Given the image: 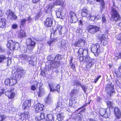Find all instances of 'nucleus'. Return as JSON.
Listing matches in <instances>:
<instances>
[{
  "label": "nucleus",
  "instance_id": "nucleus-1",
  "mask_svg": "<svg viewBox=\"0 0 121 121\" xmlns=\"http://www.w3.org/2000/svg\"><path fill=\"white\" fill-rule=\"evenodd\" d=\"M7 46L8 48H9L10 49L14 50H17L20 49V45L19 43L13 42L12 40H8Z\"/></svg>",
  "mask_w": 121,
  "mask_h": 121
},
{
  "label": "nucleus",
  "instance_id": "nucleus-2",
  "mask_svg": "<svg viewBox=\"0 0 121 121\" xmlns=\"http://www.w3.org/2000/svg\"><path fill=\"white\" fill-rule=\"evenodd\" d=\"M99 47V44L98 43L92 44L91 46V51L95 56H98L100 53Z\"/></svg>",
  "mask_w": 121,
  "mask_h": 121
},
{
  "label": "nucleus",
  "instance_id": "nucleus-3",
  "mask_svg": "<svg viewBox=\"0 0 121 121\" xmlns=\"http://www.w3.org/2000/svg\"><path fill=\"white\" fill-rule=\"evenodd\" d=\"M106 91L108 93V96L110 97L114 91L113 85L112 83L109 82L106 86Z\"/></svg>",
  "mask_w": 121,
  "mask_h": 121
},
{
  "label": "nucleus",
  "instance_id": "nucleus-4",
  "mask_svg": "<svg viewBox=\"0 0 121 121\" xmlns=\"http://www.w3.org/2000/svg\"><path fill=\"white\" fill-rule=\"evenodd\" d=\"M86 29L89 33L93 34L99 31L100 28L96 26L90 25L87 26Z\"/></svg>",
  "mask_w": 121,
  "mask_h": 121
},
{
  "label": "nucleus",
  "instance_id": "nucleus-5",
  "mask_svg": "<svg viewBox=\"0 0 121 121\" xmlns=\"http://www.w3.org/2000/svg\"><path fill=\"white\" fill-rule=\"evenodd\" d=\"M112 10L111 12L112 18L115 21L120 20V15L116 9L112 7Z\"/></svg>",
  "mask_w": 121,
  "mask_h": 121
},
{
  "label": "nucleus",
  "instance_id": "nucleus-6",
  "mask_svg": "<svg viewBox=\"0 0 121 121\" xmlns=\"http://www.w3.org/2000/svg\"><path fill=\"white\" fill-rule=\"evenodd\" d=\"M56 28V29L54 28L53 29L54 35H58L65 34L63 28L61 26L58 25Z\"/></svg>",
  "mask_w": 121,
  "mask_h": 121
},
{
  "label": "nucleus",
  "instance_id": "nucleus-7",
  "mask_svg": "<svg viewBox=\"0 0 121 121\" xmlns=\"http://www.w3.org/2000/svg\"><path fill=\"white\" fill-rule=\"evenodd\" d=\"M17 83L16 79L11 78L6 79L5 81V84L7 85L12 86L15 85Z\"/></svg>",
  "mask_w": 121,
  "mask_h": 121
},
{
  "label": "nucleus",
  "instance_id": "nucleus-8",
  "mask_svg": "<svg viewBox=\"0 0 121 121\" xmlns=\"http://www.w3.org/2000/svg\"><path fill=\"white\" fill-rule=\"evenodd\" d=\"M50 89V91H51L53 92L57 90L59 92V90L58 88H59H59L60 87V86L59 85H58L56 87V85L53 83H51L50 84L48 83Z\"/></svg>",
  "mask_w": 121,
  "mask_h": 121
},
{
  "label": "nucleus",
  "instance_id": "nucleus-9",
  "mask_svg": "<svg viewBox=\"0 0 121 121\" xmlns=\"http://www.w3.org/2000/svg\"><path fill=\"white\" fill-rule=\"evenodd\" d=\"M81 15L83 17H87L90 14V12L86 7H84L81 10Z\"/></svg>",
  "mask_w": 121,
  "mask_h": 121
},
{
  "label": "nucleus",
  "instance_id": "nucleus-10",
  "mask_svg": "<svg viewBox=\"0 0 121 121\" xmlns=\"http://www.w3.org/2000/svg\"><path fill=\"white\" fill-rule=\"evenodd\" d=\"M70 17L72 20L70 21L71 23H75L77 21L78 19L77 17L76 14L72 11H70L69 13Z\"/></svg>",
  "mask_w": 121,
  "mask_h": 121
},
{
  "label": "nucleus",
  "instance_id": "nucleus-11",
  "mask_svg": "<svg viewBox=\"0 0 121 121\" xmlns=\"http://www.w3.org/2000/svg\"><path fill=\"white\" fill-rule=\"evenodd\" d=\"M85 40L82 39H80L77 41L75 42L74 45L78 47H82L84 45Z\"/></svg>",
  "mask_w": 121,
  "mask_h": 121
},
{
  "label": "nucleus",
  "instance_id": "nucleus-12",
  "mask_svg": "<svg viewBox=\"0 0 121 121\" xmlns=\"http://www.w3.org/2000/svg\"><path fill=\"white\" fill-rule=\"evenodd\" d=\"M60 62L59 60H57L56 62L55 60L53 61L50 63V69L53 68H57L60 65Z\"/></svg>",
  "mask_w": 121,
  "mask_h": 121
},
{
  "label": "nucleus",
  "instance_id": "nucleus-13",
  "mask_svg": "<svg viewBox=\"0 0 121 121\" xmlns=\"http://www.w3.org/2000/svg\"><path fill=\"white\" fill-rule=\"evenodd\" d=\"M115 114L117 118L120 119L121 117V112L120 109L117 107L114 108Z\"/></svg>",
  "mask_w": 121,
  "mask_h": 121
},
{
  "label": "nucleus",
  "instance_id": "nucleus-14",
  "mask_svg": "<svg viewBox=\"0 0 121 121\" xmlns=\"http://www.w3.org/2000/svg\"><path fill=\"white\" fill-rule=\"evenodd\" d=\"M52 19L50 18H47L45 20V25L46 27H50L53 23Z\"/></svg>",
  "mask_w": 121,
  "mask_h": 121
},
{
  "label": "nucleus",
  "instance_id": "nucleus-15",
  "mask_svg": "<svg viewBox=\"0 0 121 121\" xmlns=\"http://www.w3.org/2000/svg\"><path fill=\"white\" fill-rule=\"evenodd\" d=\"M30 105V101L26 100L23 103L22 108L23 109H28Z\"/></svg>",
  "mask_w": 121,
  "mask_h": 121
},
{
  "label": "nucleus",
  "instance_id": "nucleus-16",
  "mask_svg": "<svg viewBox=\"0 0 121 121\" xmlns=\"http://www.w3.org/2000/svg\"><path fill=\"white\" fill-rule=\"evenodd\" d=\"M29 112H24V113H21L20 116L19 118L22 121H24L28 118Z\"/></svg>",
  "mask_w": 121,
  "mask_h": 121
},
{
  "label": "nucleus",
  "instance_id": "nucleus-17",
  "mask_svg": "<svg viewBox=\"0 0 121 121\" xmlns=\"http://www.w3.org/2000/svg\"><path fill=\"white\" fill-rule=\"evenodd\" d=\"M43 105L40 104H37L34 107V108L37 112H38L43 110Z\"/></svg>",
  "mask_w": 121,
  "mask_h": 121
},
{
  "label": "nucleus",
  "instance_id": "nucleus-18",
  "mask_svg": "<svg viewBox=\"0 0 121 121\" xmlns=\"http://www.w3.org/2000/svg\"><path fill=\"white\" fill-rule=\"evenodd\" d=\"M42 84L40 82H35V85H32L31 86V89L32 91H35L36 89L35 85H36L37 87H40L42 86Z\"/></svg>",
  "mask_w": 121,
  "mask_h": 121
},
{
  "label": "nucleus",
  "instance_id": "nucleus-19",
  "mask_svg": "<svg viewBox=\"0 0 121 121\" xmlns=\"http://www.w3.org/2000/svg\"><path fill=\"white\" fill-rule=\"evenodd\" d=\"M86 54H85L84 55L83 57H81L80 58V61L82 60L84 62L86 63L91 60L89 56L88 55L85 56Z\"/></svg>",
  "mask_w": 121,
  "mask_h": 121
},
{
  "label": "nucleus",
  "instance_id": "nucleus-20",
  "mask_svg": "<svg viewBox=\"0 0 121 121\" xmlns=\"http://www.w3.org/2000/svg\"><path fill=\"white\" fill-rule=\"evenodd\" d=\"M108 39L107 36L105 35H103L100 39L102 44L104 45H105L107 43Z\"/></svg>",
  "mask_w": 121,
  "mask_h": 121
},
{
  "label": "nucleus",
  "instance_id": "nucleus-21",
  "mask_svg": "<svg viewBox=\"0 0 121 121\" xmlns=\"http://www.w3.org/2000/svg\"><path fill=\"white\" fill-rule=\"evenodd\" d=\"M8 17L10 19L15 20L17 19V16L14 14V13L10 12L8 13Z\"/></svg>",
  "mask_w": 121,
  "mask_h": 121
},
{
  "label": "nucleus",
  "instance_id": "nucleus-22",
  "mask_svg": "<svg viewBox=\"0 0 121 121\" xmlns=\"http://www.w3.org/2000/svg\"><path fill=\"white\" fill-rule=\"evenodd\" d=\"M38 114V115L35 117L36 120L37 121L43 119L45 118L44 113H39Z\"/></svg>",
  "mask_w": 121,
  "mask_h": 121
},
{
  "label": "nucleus",
  "instance_id": "nucleus-23",
  "mask_svg": "<svg viewBox=\"0 0 121 121\" xmlns=\"http://www.w3.org/2000/svg\"><path fill=\"white\" fill-rule=\"evenodd\" d=\"M78 52L80 54H82L83 55V54L84 55L86 54V55H87L88 51L87 50L83 49V48H81L79 49Z\"/></svg>",
  "mask_w": 121,
  "mask_h": 121
},
{
  "label": "nucleus",
  "instance_id": "nucleus-24",
  "mask_svg": "<svg viewBox=\"0 0 121 121\" xmlns=\"http://www.w3.org/2000/svg\"><path fill=\"white\" fill-rule=\"evenodd\" d=\"M6 20L4 18H2L0 20V27L4 28L5 26Z\"/></svg>",
  "mask_w": 121,
  "mask_h": 121
},
{
  "label": "nucleus",
  "instance_id": "nucleus-25",
  "mask_svg": "<svg viewBox=\"0 0 121 121\" xmlns=\"http://www.w3.org/2000/svg\"><path fill=\"white\" fill-rule=\"evenodd\" d=\"M55 5L54 3L51 4L47 5L46 8V12H49L51 11V9Z\"/></svg>",
  "mask_w": 121,
  "mask_h": 121
},
{
  "label": "nucleus",
  "instance_id": "nucleus-26",
  "mask_svg": "<svg viewBox=\"0 0 121 121\" xmlns=\"http://www.w3.org/2000/svg\"><path fill=\"white\" fill-rule=\"evenodd\" d=\"M22 57H21L22 59L25 60L28 62H29L30 60H31V58H32V57L31 58L27 55L25 54L22 55Z\"/></svg>",
  "mask_w": 121,
  "mask_h": 121
},
{
  "label": "nucleus",
  "instance_id": "nucleus-27",
  "mask_svg": "<svg viewBox=\"0 0 121 121\" xmlns=\"http://www.w3.org/2000/svg\"><path fill=\"white\" fill-rule=\"evenodd\" d=\"M56 5H60L62 7L64 6V1L63 0H57L55 2Z\"/></svg>",
  "mask_w": 121,
  "mask_h": 121
},
{
  "label": "nucleus",
  "instance_id": "nucleus-28",
  "mask_svg": "<svg viewBox=\"0 0 121 121\" xmlns=\"http://www.w3.org/2000/svg\"><path fill=\"white\" fill-rule=\"evenodd\" d=\"M39 96L41 97L44 93L45 91L44 89L42 88H39V90L37 91Z\"/></svg>",
  "mask_w": 121,
  "mask_h": 121
},
{
  "label": "nucleus",
  "instance_id": "nucleus-29",
  "mask_svg": "<svg viewBox=\"0 0 121 121\" xmlns=\"http://www.w3.org/2000/svg\"><path fill=\"white\" fill-rule=\"evenodd\" d=\"M6 94H8V96L9 98L12 99L13 98L15 95V93L13 92H8Z\"/></svg>",
  "mask_w": 121,
  "mask_h": 121
},
{
  "label": "nucleus",
  "instance_id": "nucleus-30",
  "mask_svg": "<svg viewBox=\"0 0 121 121\" xmlns=\"http://www.w3.org/2000/svg\"><path fill=\"white\" fill-rule=\"evenodd\" d=\"M26 33L23 30H20L18 34V37L21 38L25 37L26 36Z\"/></svg>",
  "mask_w": 121,
  "mask_h": 121
},
{
  "label": "nucleus",
  "instance_id": "nucleus-31",
  "mask_svg": "<svg viewBox=\"0 0 121 121\" xmlns=\"http://www.w3.org/2000/svg\"><path fill=\"white\" fill-rule=\"evenodd\" d=\"M64 117L63 114L61 113H59L57 116V119L59 121H62Z\"/></svg>",
  "mask_w": 121,
  "mask_h": 121
},
{
  "label": "nucleus",
  "instance_id": "nucleus-32",
  "mask_svg": "<svg viewBox=\"0 0 121 121\" xmlns=\"http://www.w3.org/2000/svg\"><path fill=\"white\" fill-rule=\"evenodd\" d=\"M54 116L51 114H49L47 115V120L48 121H53L54 119L53 117Z\"/></svg>",
  "mask_w": 121,
  "mask_h": 121
},
{
  "label": "nucleus",
  "instance_id": "nucleus-33",
  "mask_svg": "<svg viewBox=\"0 0 121 121\" xmlns=\"http://www.w3.org/2000/svg\"><path fill=\"white\" fill-rule=\"evenodd\" d=\"M61 9H59V10L57 11L56 12V14L57 17L61 18H62V12L61 11Z\"/></svg>",
  "mask_w": 121,
  "mask_h": 121
},
{
  "label": "nucleus",
  "instance_id": "nucleus-34",
  "mask_svg": "<svg viewBox=\"0 0 121 121\" xmlns=\"http://www.w3.org/2000/svg\"><path fill=\"white\" fill-rule=\"evenodd\" d=\"M120 73L119 71V69L118 71L117 69H115L113 71V74H115L116 75L117 77L119 78H121V74Z\"/></svg>",
  "mask_w": 121,
  "mask_h": 121
},
{
  "label": "nucleus",
  "instance_id": "nucleus-35",
  "mask_svg": "<svg viewBox=\"0 0 121 121\" xmlns=\"http://www.w3.org/2000/svg\"><path fill=\"white\" fill-rule=\"evenodd\" d=\"M32 45H27V48L28 50L30 51L32 50L35 47V42H33Z\"/></svg>",
  "mask_w": 121,
  "mask_h": 121
},
{
  "label": "nucleus",
  "instance_id": "nucleus-36",
  "mask_svg": "<svg viewBox=\"0 0 121 121\" xmlns=\"http://www.w3.org/2000/svg\"><path fill=\"white\" fill-rule=\"evenodd\" d=\"M106 104L107 106L109 108H112L114 104L113 102L110 101H107Z\"/></svg>",
  "mask_w": 121,
  "mask_h": 121
},
{
  "label": "nucleus",
  "instance_id": "nucleus-37",
  "mask_svg": "<svg viewBox=\"0 0 121 121\" xmlns=\"http://www.w3.org/2000/svg\"><path fill=\"white\" fill-rule=\"evenodd\" d=\"M83 25V23L82 21L81 20H80L78 24L79 26V28L77 29V32L80 33V32H81L82 31V28H80V26H82Z\"/></svg>",
  "mask_w": 121,
  "mask_h": 121
},
{
  "label": "nucleus",
  "instance_id": "nucleus-38",
  "mask_svg": "<svg viewBox=\"0 0 121 121\" xmlns=\"http://www.w3.org/2000/svg\"><path fill=\"white\" fill-rule=\"evenodd\" d=\"M106 110L105 109L103 108L100 109L99 111L100 114L101 116H103L106 113Z\"/></svg>",
  "mask_w": 121,
  "mask_h": 121
},
{
  "label": "nucleus",
  "instance_id": "nucleus-39",
  "mask_svg": "<svg viewBox=\"0 0 121 121\" xmlns=\"http://www.w3.org/2000/svg\"><path fill=\"white\" fill-rule=\"evenodd\" d=\"M87 18H89V19H91V20L92 21H94L95 20L96 17L95 16L92 15L90 13V14L89 16L87 17Z\"/></svg>",
  "mask_w": 121,
  "mask_h": 121
},
{
  "label": "nucleus",
  "instance_id": "nucleus-40",
  "mask_svg": "<svg viewBox=\"0 0 121 121\" xmlns=\"http://www.w3.org/2000/svg\"><path fill=\"white\" fill-rule=\"evenodd\" d=\"M45 100L46 103L47 104H49L52 102V99L51 98L48 96Z\"/></svg>",
  "mask_w": 121,
  "mask_h": 121
},
{
  "label": "nucleus",
  "instance_id": "nucleus-41",
  "mask_svg": "<svg viewBox=\"0 0 121 121\" xmlns=\"http://www.w3.org/2000/svg\"><path fill=\"white\" fill-rule=\"evenodd\" d=\"M65 40H63L61 41V46L60 48H65Z\"/></svg>",
  "mask_w": 121,
  "mask_h": 121
},
{
  "label": "nucleus",
  "instance_id": "nucleus-42",
  "mask_svg": "<svg viewBox=\"0 0 121 121\" xmlns=\"http://www.w3.org/2000/svg\"><path fill=\"white\" fill-rule=\"evenodd\" d=\"M101 4L100 5V8L102 10V9L104 8H105V3L103 0H101Z\"/></svg>",
  "mask_w": 121,
  "mask_h": 121
},
{
  "label": "nucleus",
  "instance_id": "nucleus-43",
  "mask_svg": "<svg viewBox=\"0 0 121 121\" xmlns=\"http://www.w3.org/2000/svg\"><path fill=\"white\" fill-rule=\"evenodd\" d=\"M81 87L82 90L84 91L85 92H86V90L87 89V87L86 86L84 85H81Z\"/></svg>",
  "mask_w": 121,
  "mask_h": 121
},
{
  "label": "nucleus",
  "instance_id": "nucleus-44",
  "mask_svg": "<svg viewBox=\"0 0 121 121\" xmlns=\"http://www.w3.org/2000/svg\"><path fill=\"white\" fill-rule=\"evenodd\" d=\"M73 85H78V86H81V83L79 82L76 80L74 81V84H73Z\"/></svg>",
  "mask_w": 121,
  "mask_h": 121
},
{
  "label": "nucleus",
  "instance_id": "nucleus-45",
  "mask_svg": "<svg viewBox=\"0 0 121 121\" xmlns=\"http://www.w3.org/2000/svg\"><path fill=\"white\" fill-rule=\"evenodd\" d=\"M6 58V57L4 55L0 56V62H1L2 61Z\"/></svg>",
  "mask_w": 121,
  "mask_h": 121
},
{
  "label": "nucleus",
  "instance_id": "nucleus-46",
  "mask_svg": "<svg viewBox=\"0 0 121 121\" xmlns=\"http://www.w3.org/2000/svg\"><path fill=\"white\" fill-rule=\"evenodd\" d=\"M6 118V116L1 114H0V121H2L4 120Z\"/></svg>",
  "mask_w": 121,
  "mask_h": 121
},
{
  "label": "nucleus",
  "instance_id": "nucleus-47",
  "mask_svg": "<svg viewBox=\"0 0 121 121\" xmlns=\"http://www.w3.org/2000/svg\"><path fill=\"white\" fill-rule=\"evenodd\" d=\"M92 65V63L91 62V60L87 64L86 66V68H89L91 67Z\"/></svg>",
  "mask_w": 121,
  "mask_h": 121
},
{
  "label": "nucleus",
  "instance_id": "nucleus-48",
  "mask_svg": "<svg viewBox=\"0 0 121 121\" xmlns=\"http://www.w3.org/2000/svg\"><path fill=\"white\" fill-rule=\"evenodd\" d=\"M32 41V40L30 38L26 40V43L27 45H29L30 43Z\"/></svg>",
  "mask_w": 121,
  "mask_h": 121
},
{
  "label": "nucleus",
  "instance_id": "nucleus-49",
  "mask_svg": "<svg viewBox=\"0 0 121 121\" xmlns=\"http://www.w3.org/2000/svg\"><path fill=\"white\" fill-rule=\"evenodd\" d=\"M61 55L57 54L54 60H55L56 59H57L60 60L61 59Z\"/></svg>",
  "mask_w": 121,
  "mask_h": 121
},
{
  "label": "nucleus",
  "instance_id": "nucleus-50",
  "mask_svg": "<svg viewBox=\"0 0 121 121\" xmlns=\"http://www.w3.org/2000/svg\"><path fill=\"white\" fill-rule=\"evenodd\" d=\"M73 60V59L71 58V59L70 62V65L71 66V68L73 69H74V68L75 67V65L74 64H73L72 63V60Z\"/></svg>",
  "mask_w": 121,
  "mask_h": 121
},
{
  "label": "nucleus",
  "instance_id": "nucleus-51",
  "mask_svg": "<svg viewBox=\"0 0 121 121\" xmlns=\"http://www.w3.org/2000/svg\"><path fill=\"white\" fill-rule=\"evenodd\" d=\"M26 20V19H22L21 21V26H23L25 23Z\"/></svg>",
  "mask_w": 121,
  "mask_h": 121
},
{
  "label": "nucleus",
  "instance_id": "nucleus-52",
  "mask_svg": "<svg viewBox=\"0 0 121 121\" xmlns=\"http://www.w3.org/2000/svg\"><path fill=\"white\" fill-rule=\"evenodd\" d=\"M102 20L103 23H105L106 22V20L104 15H102Z\"/></svg>",
  "mask_w": 121,
  "mask_h": 121
},
{
  "label": "nucleus",
  "instance_id": "nucleus-53",
  "mask_svg": "<svg viewBox=\"0 0 121 121\" xmlns=\"http://www.w3.org/2000/svg\"><path fill=\"white\" fill-rule=\"evenodd\" d=\"M29 64L33 66L35 65H36V62L35 61H29Z\"/></svg>",
  "mask_w": 121,
  "mask_h": 121
},
{
  "label": "nucleus",
  "instance_id": "nucleus-54",
  "mask_svg": "<svg viewBox=\"0 0 121 121\" xmlns=\"http://www.w3.org/2000/svg\"><path fill=\"white\" fill-rule=\"evenodd\" d=\"M17 25L16 24H13L12 26V28L14 29H17Z\"/></svg>",
  "mask_w": 121,
  "mask_h": 121
},
{
  "label": "nucleus",
  "instance_id": "nucleus-55",
  "mask_svg": "<svg viewBox=\"0 0 121 121\" xmlns=\"http://www.w3.org/2000/svg\"><path fill=\"white\" fill-rule=\"evenodd\" d=\"M118 59H121V52L119 53L117 56H116L114 58L115 60H117Z\"/></svg>",
  "mask_w": 121,
  "mask_h": 121
},
{
  "label": "nucleus",
  "instance_id": "nucleus-56",
  "mask_svg": "<svg viewBox=\"0 0 121 121\" xmlns=\"http://www.w3.org/2000/svg\"><path fill=\"white\" fill-rule=\"evenodd\" d=\"M62 103L61 102H59L58 103V104L57 105V107H60V108L63 107L62 105Z\"/></svg>",
  "mask_w": 121,
  "mask_h": 121
},
{
  "label": "nucleus",
  "instance_id": "nucleus-57",
  "mask_svg": "<svg viewBox=\"0 0 121 121\" xmlns=\"http://www.w3.org/2000/svg\"><path fill=\"white\" fill-rule=\"evenodd\" d=\"M101 77L100 75L99 76H98L96 78H95L94 79V82L96 83L97 81L98 80L99 78H100Z\"/></svg>",
  "mask_w": 121,
  "mask_h": 121
},
{
  "label": "nucleus",
  "instance_id": "nucleus-58",
  "mask_svg": "<svg viewBox=\"0 0 121 121\" xmlns=\"http://www.w3.org/2000/svg\"><path fill=\"white\" fill-rule=\"evenodd\" d=\"M78 92V91L77 90L73 89L71 91V93L72 94H75Z\"/></svg>",
  "mask_w": 121,
  "mask_h": 121
},
{
  "label": "nucleus",
  "instance_id": "nucleus-59",
  "mask_svg": "<svg viewBox=\"0 0 121 121\" xmlns=\"http://www.w3.org/2000/svg\"><path fill=\"white\" fill-rule=\"evenodd\" d=\"M74 102H73V101L72 100H69V104L70 106H72L74 104Z\"/></svg>",
  "mask_w": 121,
  "mask_h": 121
},
{
  "label": "nucleus",
  "instance_id": "nucleus-60",
  "mask_svg": "<svg viewBox=\"0 0 121 121\" xmlns=\"http://www.w3.org/2000/svg\"><path fill=\"white\" fill-rule=\"evenodd\" d=\"M22 51L23 52H27V49L26 47H23L22 48Z\"/></svg>",
  "mask_w": 121,
  "mask_h": 121
},
{
  "label": "nucleus",
  "instance_id": "nucleus-61",
  "mask_svg": "<svg viewBox=\"0 0 121 121\" xmlns=\"http://www.w3.org/2000/svg\"><path fill=\"white\" fill-rule=\"evenodd\" d=\"M5 51L4 49L1 46H0V52H4Z\"/></svg>",
  "mask_w": 121,
  "mask_h": 121
},
{
  "label": "nucleus",
  "instance_id": "nucleus-62",
  "mask_svg": "<svg viewBox=\"0 0 121 121\" xmlns=\"http://www.w3.org/2000/svg\"><path fill=\"white\" fill-rule=\"evenodd\" d=\"M96 17L95 20H97L98 19H99L100 18V17L99 15L98 14L95 16Z\"/></svg>",
  "mask_w": 121,
  "mask_h": 121
},
{
  "label": "nucleus",
  "instance_id": "nucleus-63",
  "mask_svg": "<svg viewBox=\"0 0 121 121\" xmlns=\"http://www.w3.org/2000/svg\"><path fill=\"white\" fill-rule=\"evenodd\" d=\"M4 89H0V94H3L4 93Z\"/></svg>",
  "mask_w": 121,
  "mask_h": 121
},
{
  "label": "nucleus",
  "instance_id": "nucleus-64",
  "mask_svg": "<svg viewBox=\"0 0 121 121\" xmlns=\"http://www.w3.org/2000/svg\"><path fill=\"white\" fill-rule=\"evenodd\" d=\"M27 20L29 22H30L31 20V19L30 16H29L27 18Z\"/></svg>",
  "mask_w": 121,
  "mask_h": 121
}]
</instances>
